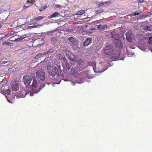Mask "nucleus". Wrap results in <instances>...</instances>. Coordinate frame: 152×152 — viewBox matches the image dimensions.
Wrapping results in <instances>:
<instances>
[{"instance_id": "nucleus-1", "label": "nucleus", "mask_w": 152, "mask_h": 152, "mask_svg": "<svg viewBox=\"0 0 152 152\" xmlns=\"http://www.w3.org/2000/svg\"><path fill=\"white\" fill-rule=\"evenodd\" d=\"M47 69L48 72L52 76V79L59 83H56L59 84L61 80V78L56 67L48 65L47 66Z\"/></svg>"}, {"instance_id": "nucleus-2", "label": "nucleus", "mask_w": 152, "mask_h": 152, "mask_svg": "<svg viewBox=\"0 0 152 152\" xmlns=\"http://www.w3.org/2000/svg\"><path fill=\"white\" fill-rule=\"evenodd\" d=\"M32 78L33 82L31 85V90L30 93V95L31 96H33L34 94L38 93L42 88L38 85L35 77H32Z\"/></svg>"}, {"instance_id": "nucleus-3", "label": "nucleus", "mask_w": 152, "mask_h": 152, "mask_svg": "<svg viewBox=\"0 0 152 152\" xmlns=\"http://www.w3.org/2000/svg\"><path fill=\"white\" fill-rule=\"evenodd\" d=\"M103 52L105 54L110 56L112 57L114 56L113 55L115 51L113 46L111 45H110L106 46L104 48Z\"/></svg>"}, {"instance_id": "nucleus-4", "label": "nucleus", "mask_w": 152, "mask_h": 152, "mask_svg": "<svg viewBox=\"0 0 152 152\" xmlns=\"http://www.w3.org/2000/svg\"><path fill=\"white\" fill-rule=\"evenodd\" d=\"M23 82L26 87L27 88L29 87L32 80L31 77L29 75H26L23 76Z\"/></svg>"}, {"instance_id": "nucleus-5", "label": "nucleus", "mask_w": 152, "mask_h": 152, "mask_svg": "<svg viewBox=\"0 0 152 152\" xmlns=\"http://www.w3.org/2000/svg\"><path fill=\"white\" fill-rule=\"evenodd\" d=\"M37 77L39 78L42 81H44L45 80V75L44 70L40 69L37 71L36 72Z\"/></svg>"}, {"instance_id": "nucleus-6", "label": "nucleus", "mask_w": 152, "mask_h": 152, "mask_svg": "<svg viewBox=\"0 0 152 152\" xmlns=\"http://www.w3.org/2000/svg\"><path fill=\"white\" fill-rule=\"evenodd\" d=\"M12 90L14 91H17L19 89V85L17 81L15 80H12L10 85Z\"/></svg>"}, {"instance_id": "nucleus-7", "label": "nucleus", "mask_w": 152, "mask_h": 152, "mask_svg": "<svg viewBox=\"0 0 152 152\" xmlns=\"http://www.w3.org/2000/svg\"><path fill=\"white\" fill-rule=\"evenodd\" d=\"M63 70L66 75L69 73H71L72 72V69L70 67L69 63L66 64L65 65H64Z\"/></svg>"}, {"instance_id": "nucleus-8", "label": "nucleus", "mask_w": 152, "mask_h": 152, "mask_svg": "<svg viewBox=\"0 0 152 152\" xmlns=\"http://www.w3.org/2000/svg\"><path fill=\"white\" fill-rule=\"evenodd\" d=\"M142 31H152V26L147 25L145 24H144L142 25L140 28Z\"/></svg>"}, {"instance_id": "nucleus-9", "label": "nucleus", "mask_w": 152, "mask_h": 152, "mask_svg": "<svg viewBox=\"0 0 152 152\" xmlns=\"http://www.w3.org/2000/svg\"><path fill=\"white\" fill-rule=\"evenodd\" d=\"M114 42L116 47L119 49H121L123 47V45L121 42L118 39H114Z\"/></svg>"}, {"instance_id": "nucleus-10", "label": "nucleus", "mask_w": 152, "mask_h": 152, "mask_svg": "<svg viewBox=\"0 0 152 152\" xmlns=\"http://www.w3.org/2000/svg\"><path fill=\"white\" fill-rule=\"evenodd\" d=\"M68 40L71 42V44L72 46L77 45V42L75 38L71 37L68 38Z\"/></svg>"}, {"instance_id": "nucleus-11", "label": "nucleus", "mask_w": 152, "mask_h": 152, "mask_svg": "<svg viewBox=\"0 0 152 152\" xmlns=\"http://www.w3.org/2000/svg\"><path fill=\"white\" fill-rule=\"evenodd\" d=\"M92 42V39L89 37L88 38L83 42V45L84 46H87L90 44Z\"/></svg>"}, {"instance_id": "nucleus-12", "label": "nucleus", "mask_w": 152, "mask_h": 152, "mask_svg": "<svg viewBox=\"0 0 152 152\" xmlns=\"http://www.w3.org/2000/svg\"><path fill=\"white\" fill-rule=\"evenodd\" d=\"M1 91L2 92L7 94L9 95L10 94V90L8 87L6 88L5 87H2Z\"/></svg>"}, {"instance_id": "nucleus-13", "label": "nucleus", "mask_w": 152, "mask_h": 152, "mask_svg": "<svg viewBox=\"0 0 152 152\" xmlns=\"http://www.w3.org/2000/svg\"><path fill=\"white\" fill-rule=\"evenodd\" d=\"M77 63V66H80L81 65H83L84 62L83 60L81 59H76L75 62L74 63Z\"/></svg>"}, {"instance_id": "nucleus-14", "label": "nucleus", "mask_w": 152, "mask_h": 152, "mask_svg": "<svg viewBox=\"0 0 152 152\" xmlns=\"http://www.w3.org/2000/svg\"><path fill=\"white\" fill-rule=\"evenodd\" d=\"M110 3V1H109L102 2L99 4L98 7H100V6H107Z\"/></svg>"}, {"instance_id": "nucleus-15", "label": "nucleus", "mask_w": 152, "mask_h": 152, "mask_svg": "<svg viewBox=\"0 0 152 152\" xmlns=\"http://www.w3.org/2000/svg\"><path fill=\"white\" fill-rule=\"evenodd\" d=\"M97 26V28L99 30H100L101 31L104 30L107 27V25L106 24L103 25L102 26L101 25H99Z\"/></svg>"}, {"instance_id": "nucleus-16", "label": "nucleus", "mask_w": 152, "mask_h": 152, "mask_svg": "<svg viewBox=\"0 0 152 152\" xmlns=\"http://www.w3.org/2000/svg\"><path fill=\"white\" fill-rule=\"evenodd\" d=\"M87 77L88 78H92V76L90 74V70L88 69L85 72Z\"/></svg>"}, {"instance_id": "nucleus-17", "label": "nucleus", "mask_w": 152, "mask_h": 152, "mask_svg": "<svg viewBox=\"0 0 152 152\" xmlns=\"http://www.w3.org/2000/svg\"><path fill=\"white\" fill-rule=\"evenodd\" d=\"M73 56L71 54V55H70L67 57L68 59L70 61L71 64H72V63H74V62H75V59H74L73 57Z\"/></svg>"}, {"instance_id": "nucleus-18", "label": "nucleus", "mask_w": 152, "mask_h": 152, "mask_svg": "<svg viewBox=\"0 0 152 152\" xmlns=\"http://www.w3.org/2000/svg\"><path fill=\"white\" fill-rule=\"evenodd\" d=\"M60 16V13L57 12H55L53 14L51 15L49 17V18H53L59 17Z\"/></svg>"}, {"instance_id": "nucleus-19", "label": "nucleus", "mask_w": 152, "mask_h": 152, "mask_svg": "<svg viewBox=\"0 0 152 152\" xmlns=\"http://www.w3.org/2000/svg\"><path fill=\"white\" fill-rule=\"evenodd\" d=\"M45 17L43 16H39L35 18L33 20L34 21H39L43 19Z\"/></svg>"}, {"instance_id": "nucleus-20", "label": "nucleus", "mask_w": 152, "mask_h": 152, "mask_svg": "<svg viewBox=\"0 0 152 152\" xmlns=\"http://www.w3.org/2000/svg\"><path fill=\"white\" fill-rule=\"evenodd\" d=\"M104 9L103 8H99L95 12V13L96 14H99L100 13L103 12Z\"/></svg>"}, {"instance_id": "nucleus-21", "label": "nucleus", "mask_w": 152, "mask_h": 152, "mask_svg": "<svg viewBox=\"0 0 152 152\" xmlns=\"http://www.w3.org/2000/svg\"><path fill=\"white\" fill-rule=\"evenodd\" d=\"M20 97H24L26 95L27 93L25 91H22L19 93Z\"/></svg>"}, {"instance_id": "nucleus-22", "label": "nucleus", "mask_w": 152, "mask_h": 152, "mask_svg": "<svg viewBox=\"0 0 152 152\" xmlns=\"http://www.w3.org/2000/svg\"><path fill=\"white\" fill-rule=\"evenodd\" d=\"M55 50L53 49H50L48 50L45 52L44 54L46 55L50 53H53L55 52Z\"/></svg>"}, {"instance_id": "nucleus-23", "label": "nucleus", "mask_w": 152, "mask_h": 152, "mask_svg": "<svg viewBox=\"0 0 152 152\" xmlns=\"http://www.w3.org/2000/svg\"><path fill=\"white\" fill-rule=\"evenodd\" d=\"M63 50L64 51L65 53V55H66V56L67 57L70 56V55H71V53L69 50H67L66 49H65Z\"/></svg>"}, {"instance_id": "nucleus-24", "label": "nucleus", "mask_w": 152, "mask_h": 152, "mask_svg": "<svg viewBox=\"0 0 152 152\" xmlns=\"http://www.w3.org/2000/svg\"><path fill=\"white\" fill-rule=\"evenodd\" d=\"M85 10H80L78 12H77L76 15H81L84 14L85 13Z\"/></svg>"}, {"instance_id": "nucleus-25", "label": "nucleus", "mask_w": 152, "mask_h": 152, "mask_svg": "<svg viewBox=\"0 0 152 152\" xmlns=\"http://www.w3.org/2000/svg\"><path fill=\"white\" fill-rule=\"evenodd\" d=\"M132 31L131 30L128 31L126 34V37L132 36Z\"/></svg>"}, {"instance_id": "nucleus-26", "label": "nucleus", "mask_w": 152, "mask_h": 152, "mask_svg": "<svg viewBox=\"0 0 152 152\" xmlns=\"http://www.w3.org/2000/svg\"><path fill=\"white\" fill-rule=\"evenodd\" d=\"M4 45H7L8 46H12L13 45V44L12 43L8 42L7 41H5L3 42Z\"/></svg>"}, {"instance_id": "nucleus-27", "label": "nucleus", "mask_w": 152, "mask_h": 152, "mask_svg": "<svg viewBox=\"0 0 152 152\" xmlns=\"http://www.w3.org/2000/svg\"><path fill=\"white\" fill-rule=\"evenodd\" d=\"M26 36L23 37V38L20 37L19 38H18L17 39H15L14 40H11V41H19L21 40V39H23L24 38L26 37Z\"/></svg>"}, {"instance_id": "nucleus-28", "label": "nucleus", "mask_w": 152, "mask_h": 152, "mask_svg": "<svg viewBox=\"0 0 152 152\" xmlns=\"http://www.w3.org/2000/svg\"><path fill=\"white\" fill-rule=\"evenodd\" d=\"M7 63H9V62L7 61H5L4 60V59L2 58L1 60V61H0V65H2V64H5Z\"/></svg>"}, {"instance_id": "nucleus-29", "label": "nucleus", "mask_w": 152, "mask_h": 152, "mask_svg": "<svg viewBox=\"0 0 152 152\" xmlns=\"http://www.w3.org/2000/svg\"><path fill=\"white\" fill-rule=\"evenodd\" d=\"M95 28H90L89 29V31H86L88 33H89L90 34H91L92 33V31L93 30H95Z\"/></svg>"}, {"instance_id": "nucleus-30", "label": "nucleus", "mask_w": 152, "mask_h": 152, "mask_svg": "<svg viewBox=\"0 0 152 152\" xmlns=\"http://www.w3.org/2000/svg\"><path fill=\"white\" fill-rule=\"evenodd\" d=\"M126 39L129 42H131L132 41V36L126 37Z\"/></svg>"}, {"instance_id": "nucleus-31", "label": "nucleus", "mask_w": 152, "mask_h": 152, "mask_svg": "<svg viewBox=\"0 0 152 152\" xmlns=\"http://www.w3.org/2000/svg\"><path fill=\"white\" fill-rule=\"evenodd\" d=\"M102 22V20L100 19V20H96V21H95L94 22V23L98 24V23H101Z\"/></svg>"}, {"instance_id": "nucleus-32", "label": "nucleus", "mask_w": 152, "mask_h": 152, "mask_svg": "<svg viewBox=\"0 0 152 152\" xmlns=\"http://www.w3.org/2000/svg\"><path fill=\"white\" fill-rule=\"evenodd\" d=\"M139 14V12H138L137 11L134 12L131 14V15L132 16L137 15Z\"/></svg>"}, {"instance_id": "nucleus-33", "label": "nucleus", "mask_w": 152, "mask_h": 152, "mask_svg": "<svg viewBox=\"0 0 152 152\" xmlns=\"http://www.w3.org/2000/svg\"><path fill=\"white\" fill-rule=\"evenodd\" d=\"M34 0H28L27 1V3H34Z\"/></svg>"}, {"instance_id": "nucleus-34", "label": "nucleus", "mask_w": 152, "mask_h": 152, "mask_svg": "<svg viewBox=\"0 0 152 152\" xmlns=\"http://www.w3.org/2000/svg\"><path fill=\"white\" fill-rule=\"evenodd\" d=\"M63 60L64 61L65 63V64H68V63L67 62V61L66 59V58H65V57H63Z\"/></svg>"}, {"instance_id": "nucleus-35", "label": "nucleus", "mask_w": 152, "mask_h": 152, "mask_svg": "<svg viewBox=\"0 0 152 152\" xmlns=\"http://www.w3.org/2000/svg\"><path fill=\"white\" fill-rule=\"evenodd\" d=\"M65 31L66 32H71L73 31V30L70 28H67L66 29Z\"/></svg>"}, {"instance_id": "nucleus-36", "label": "nucleus", "mask_w": 152, "mask_h": 152, "mask_svg": "<svg viewBox=\"0 0 152 152\" xmlns=\"http://www.w3.org/2000/svg\"><path fill=\"white\" fill-rule=\"evenodd\" d=\"M34 28H38L39 27H40V26H41L42 25L41 24H37V25H34Z\"/></svg>"}, {"instance_id": "nucleus-37", "label": "nucleus", "mask_w": 152, "mask_h": 152, "mask_svg": "<svg viewBox=\"0 0 152 152\" xmlns=\"http://www.w3.org/2000/svg\"><path fill=\"white\" fill-rule=\"evenodd\" d=\"M73 75L75 77L78 76H79L80 74H77L75 72H74L73 73Z\"/></svg>"}, {"instance_id": "nucleus-38", "label": "nucleus", "mask_w": 152, "mask_h": 152, "mask_svg": "<svg viewBox=\"0 0 152 152\" xmlns=\"http://www.w3.org/2000/svg\"><path fill=\"white\" fill-rule=\"evenodd\" d=\"M15 33L14 32H11L9 34H10V36H11L14 35V34Z\"/></svg>"}, {"instance_id": "nucleus-39", "label": "nucleus", "mask_w": 152, "mask_h": 152, "mask_svg": "<svg viewBox=\"0 0 152 152\" xmlns=\"http://www.w3.org/2000/svg\"><path fill=\"white\" fill-rule=\"evenodd\" d=\"M38 54L40 57L42 56V55H45V54H44V53H39Z\"/></svg>"}, {"instance_id": "nucleus-40", "label": "nucleus", "mask_w": 152, "mask_h": 152, "mask_svg": "<svg viewBox=\"0 0 152 152\" xmlns=\"http://www.w3.org/2000/svg\"><path fill=\"white\" fill-rule=\"evenodd\" d=\"M48 7V6L47 5H44L43 7V10L45 9Z\"/></svg>"}, {"instance_id": "nucleus-41", "label": "nucleus", "mask_w": 152, "mask_h": 152, "mask_svg": "<svg viewBox=\"0 0 152 152\" xmlns=\"http://www.w3.org/2000/svg\"><path fill=\"white\" fill-rule=\"evenodd\" d=\"M40 57L38 55V54H37L36 57H35V58H39V57Z\"/></svg>"}, {"instance_id": "nucleus-42", "label": "nucleus", "mask_w": 152, "mask_h": 152, "mask_svg": "<svg viewBox=\"0 0 152 152\" xmlns=\"http://www.w3.org/2000/svg\"><path fill=\"white\" fill-rule=\"evenodd\" d=\"M6 37H9L10 36V34H6V36H5Z\"/></svg>"}, {"instance_id": "nucleus-43", "label": "nucleus", "mask_w": 152, "mask_h": 152, "mask_svg": "<svg viewBox=\"0 0 152 152\" xmlns=\"http://www.w3.org/2000/svg\"><path fill=\"white\" fill-rule=\"evenodd\" d=\"M97 72H102L103 70H99L98 71L97 70Z\"/></svg>"}, {"instance_id": "nucleus-44", "label": "nucleus", "mask_w": 152, "mask_h": 152, "mask_svg": "<svg viewBox=\"0 0 152 152\" xmlns=\"http://www.w3.org/2000/svg\"><path fill=\"white\" fill-rule=\"evenodd\" d=\"M39 10L40 12H41L43 10V9H42V8H40V9H39Z\"/></svg>"}, {"instance_id": "nucleus-45", "label": "nucleus", "mask_w": 152, "mask_h": 152, "mask_svg": "<svg viewBox=\"0 0 152 152\" xmlns=\"http://www.w3.org/2000/svg\"><path fill=\"white\" fill-rule=\"evenodd\" d=\"M139 2H140V3H142L143 1V0H139Z\"/></svg>"}, {"instance_id": "nucleus-46", "label": "nucleus", "mask_w": 152, "mask_h": 152, "mask_svg": "<svg viewBox=\"0 0 152 152\" xmlns=\"http://www.w3.org/2000/svg\"><path fill=\"white\" fill-rule=\"evenodd\" d=\"M34 26H29V27L30 28H34Z\"/></svg>"}, {"instance_id": "nucleus-47", "label": "nucleus", "mask_w": 152, "mask_h": 152, "mask_svg": "<svg viewBox=\"0 0 152 152\" xmlns=\"http://www.w3.org/2000/svg\"><path fill=\"white\" fill-rule=\"evenodd\" d=\"M54 32V31H51L49 32V33H53Z\"/></svg>"}, {"instance_id": "nucleus-48", "label": "nucleus", "mask_w": 152, "mask_h": 152, "mask_svg": "<svg viewBox=\"0 0 152 152\" xmlns=\"http://www.w3.org/2000/svg\"><path fill=\"white\" fill-rule=\"evenodd\" d=\"M24 7H25V8H26L27 7H28V6H26L25 5H24Z\"/></svg>"}, {"instance_id": "nucleus-49", "label": "nucleus", "mask_w": 152, "mask_h": 152, "mask_svg": "<svg viewBox=\"0 0 152 152\" xmlns=\"http://www.w3.org/2000/svg\"><path fill=\"white\" fill-rule=\"evenodd\" d=\"M13 37V36H12L11 37H10V39H11V38L12 37Z\"/></svg>"}, {"instance_id": "nucleus-50", "label": "nucleus", "mask_w": 152, "mask_h": 152, "mask_svg": "<svg viewBox=\"0 0 152 152\" xmlns=\"http://www.w3.org/2000/svg\"><path fill=\"white\" fill-rule=\"evenodd\" d=\"M1 25L0 24V28L1 27Z\"/></svg>"}, {"instance_id": "nucleus-51", "label": "nucleus", "mask_w": 152, "mask_h": 152, "mask_svg": "<svg viewBox=\"0 0 152 152\" xmlns=\"http://www.w3.org/2000/svg\"><path fill=\"white\" fill-rule=\"evenodd\" d=\"M2 94H3V95H5L6 96H7L6 95H5L4 94H3L2 93H1Z\"/></svg>"}, {"instance_id": "nucleus-52", "label": "nucleus", "mask_w": 152, "mask_h": 152, "mask_svg": "<svg viewBox=\"0 0 152 152\" xmlns=\"http://www.w3.org/2000/svg\"><path fill=\"white\" fill-rule=\"evenodd\" d=\"M58 36H60V35H59V34H58Z\"/></svg>"}, {"instance_id": "nucleus-53", "label": "nucleus", "mask_w": 152, "mask_h": 152, "mask_svg": "<svg viewBox=\"0 0 152 152\" xmlns=\"http://www.w3.org/2000/svg\"><path fill=\"white\" fill-rule=\"evenodd\" d=\"M35 22L34 23V24H35Z\"/></svg>"}, {"instance_id": "nucleus-54", "label": "nucleus", "mask_w": 152, "mask_h": 152, "mask_svg": "<svg viewBox=\"0 0 152 152\" xmlns=\"http://www.w3.org/2000/svg\"><path fill=\"white\" fill-rule=\"evenodd\" d=\"M58 34H60V33L59 32L58 33Z\"/></svg>"}, {"instance_id": "nucleus-55", "label": "nucleus", "mask_w": 152, "mask_h": 152, "mask_svg": "<svg viewBox=\"0 0 152 152\" xmlns=\"http://www.w3.org/2000/svg\"><path fill=\"white\" fill-rule=\"evenodd\" d=\"M58 6L59 7L60 6V5H58Z\"/></svg>"}, {"instance_id": "nucleus-56", "label": "nucleus", "mask_w": 152, "mask_h": 152, "mask_svg": "<svg viewBox=\"0 0 152 152\" xmlns=\"http://www.w3.org/2000/svg\"><path fill=\"white\" fill-rule=\"evenodd\" d=\"M58 6L59 7L60 6V5H58Z\"/></svg>"}]
</instances>
